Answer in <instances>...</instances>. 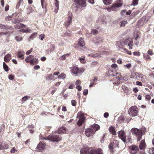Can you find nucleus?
I'll list each match as a JSON object with an SVG mask.
<instances>
[{
	"label": "nucleus",
	"mask_w": 154,
	"mask_h": 154,
	"mask_svg": "<svg viewBox=\"0 0 154 154\" xmlns=\"http://www.w3.org/2000/svg\"><path fill=\"white\" fill-rule=\"evenodd\" d=\"M100 128V126L97 124L94 125L91 128L86 129L85 131V134L86 136L89 137L92 136L95 132Z\"/></svg>",
	"instance_id": "nucleus-1"
},
{
	"label": "nucleus",
	"mask_w": 154,
	"mask_h": 154,
	"mask_svg": "<svg viewBox=\"0 0 154 154\" xmlns=\"http://www.w3.org/2000/svg\"><path fill=\"white\" fill-rule=\"evenodd\" d=\"M70 70L71 74L75 76H80L85 71L84 68H79L76 66L70 68Z\"/></svg>",
	"instance_id": "nucleus-2"
},
{
	"label": "nucleus",
	"mask_w": 154,
	"mask_h": 154,
	"mask_svg": "<svg viewBox=\"0 0 154 154\" xmlns=\"http://www.w3.org/2000/svg\"><path fill=\"white\" fill-rule=\"evenodd\" d=\"M132 134H134L135 135L138 137L137 139V141H139L142 138V136L145 133V130H139L136 128H133L131 130Z\"/></svg>",
	"instance_id": "nucleus-3"
},
{
	"label": "nucleus",
	"mask_w": 154,
	"mask_h": 154,
	"mask_svg": "<svg viewBox=\"0 0 154 154\" xmlns=\"http://www.w3.org/2000/svg\"><path fill=\"white\" fill-rule=\"evenodd\" d=\"M40 139L50 140L54 142H58L61 140V138L60 137L58 133L57 134L55 133L50 135L47 137H42Z\"/></svg>",
	"instance_id": "nucleus-4"
},
{
	"label": "nucleus",
	"mask_w": 154,
	"mask_h": 154,
	"mask_svg": "<svg viewBox=\"0 0 154 154\" xmlns=\"http://www.w3.org/2000/svg\"><path fill=\"white\" fill-rule=\"evenodd\" d=\"M25 61L27 63L32 65L37 64L38 63V59L32 55H29L25 59Z\"/></svg>",
	"instance_id": "nucleus-5"
},
{
	"label": "nucleus",
	"mask_w": 154,
	"mask_h": 154,
	"mask_svg": "<svg viewBox=\"0 0 154 154\" xmlns=\"http://www.w3.org/2000/svg\"><path fill=\"white\" fill-rule=\"evenodd\" d=\"M128 112L130 115L133 117L137 116L138 113V110L136 106H131L128 110Z\"/></svg>",
	"instance_id": "nucleus-6"
},
{
	"label": "nucleus",
	"mask_w": 154,
	"mask_h": 154,
	"mask_svg": "<svg viewBox=\"0 0 154 154\" xmlns=\"http://www.w3.org/2000/svg\"><path fill=\"white\" fill-rule=\"evenodd\" d=\"M77 117L79 119V120L77 122L78 125L79 126H81L85 120L83 113L82 112H80L77 114Z\"/></svg>",
	"instance_id": "nucleus-7"
},
{
	"label": "nucleus",
	"mask_w": 154,
	"mask_h": 154,
	"mask_svg": "<svg viewBox=\"0 0 154 154\" xmlns=\"http://www.w3.org/2000/svg\"><path fill=\"white\" fill-rule=\"evenodd\" d=\"M122 5V4L120 3H117L113 4L111 6L110 8H107V10L109 12H110L112 11H115L117 10V8L119 7Z\"/></svg>",
	"instance_id": "nucleus-8"
},
{
	"label": "nucleus",
	"mask_w": 154,
	"mask_h": 154,
	"mask_svg": "<svg viewBox=\"0 0 154 154\" xmlns=\"http://www.w3.org/2000/svg\"><path fill=\"white\" fill-rule=\"evenodd\" d=\"M123 43L125 45H128L129 48L130 49H132L133 41L131 38H126Z\"/></svg>",
	"instance_id": "nucleus-9"
},
{
	"label": "nucleus",
	"mask_w": 154,
	"mask_h": 154,
	"mask_svg": "<svg viewBox=\"0 0 154 154\" xmlns=\"http://www.w3.org/2000/svg\"><path fill=\"white\" fill-rule=\"evenodd\" d=\"M118 134L119 137L123 141L125 145V143L126 142V136L124 131H120L118 132Z\"/></svg>",
	"instance_id": "nucleus-10"
},
{
	"label": "nucleus",
	"mask_w": 154,
	"mask_h": 154,
	"mask_svg": "<svg viewBox=\"0 0 154 154\" xmlns=\"http://www.w3.org/2000/svg\"><path fill=\"white\" fill-rule=\"evenodd\" d=\"M45 146V143L44 141L42 140L40 141L36 148L39 151H40L44 149Z\"/></svg>",
	"instance_id": "nucleus-11"
},
{
	"label": "nucleus",
	"mask_w": 154,
	"mask_h": 154,
	"mask_svg": "<svg viewBox=\"0 0 154 154\" xmlns=\"http://www.w3.org/2000/svg\"><path fill=\"white\" fill-rule=\"evenodd\" d=\"M75 3L76 4L79 5L82 7L86 6V0H73Z\"/></svg>",
	"instance_id": "nucleus-12"
},
{
	"label": "nucleus",
	"mask_w": 154,
	"mask_h": 154,
	"mask_svg": "<svg viewBox=\"0 0 154 154\" xmlns=\"http://www.w3.org/2000/svg\"><path fill=\"white\" fill-rule=\"evenodd\" d=\"M88 154H103V153L101 148H98L96 150H92L90 151Z\"/></svg>",
	"instance_id": "nucleus-13"
},
{
	"label": "nucleus",
	"mask_w": 154,
	"mask_h": 154,
	"mask_svg": "<svg viewBox=\"0 0 154 154\" xmlns=\"http://www.w3.org/2000/svg\"><path fill=\"white\" fill-rule=\"evenodd\" d=\"M118 145L119 142L116 140H114L113 144L112 143H110L109 145V148L110 149V150L112 152L113 148L114 147H116V146H118Z\"/></svg>",
	"instance_id": "nucleus-14"
},
{
	"label": "nucleus",
	"mask_w": 154,
	"mask_h": 154,
	"mask_svg": "<svg viewBox=\"0 0 154 154\" xmlns=\"http://www.w3.org/2000/svg\"><path fill=\"white\" fill-rule=\"evenodd\" d=\"M130 149L131 154H135L138 151V148L137 146L132 145L130 146Z\"/></svg>",
	"instance_id": "nucleus-15"
},
{
	"label": "nucleus",
	"mask_w": 154,
	"mask_h": 154,
	"mask_svg": "<svg viewBox=\"0 0 154 154\" xmlns=\"http://www.w3.org/2000/svg\"><path fill=\"white\" fill-rule=\"evenodd\" d=\"M93 42L96 45L100 44L102 41V39L101 37H96L93 38Z\"/></svg>",
	"instance_id": "nucleus-16"
},
{
	"label": "nucleus",
	"mask_w": 154,
	"mask_h": 154,
	"mask_svg": "<svg viewBox=\"0 0 154 154\" xmlns=\"http://www.w3.org/2000/svg\"><path fill=\"white\" fill-rule=\"evenodd\" d=\"M24 55L25 52L23 51L19 50L17 53V56L18 58L23 60L24 59Z\"/></svg>",
	"instance_id": "nucleus-17"
},
{
	"label": "nucleus",
	"mask_w": 154,
	"mask_h": 154,
	"mask_svg": "<svg viewBox=\"0 0 154 154\" xmlns=\"http://www.w3.org/2000/svg\"><path fill=\"white\" fill-rule=\"evenodd\" d=\"M11 55L10 54H8L4 57V60L6 62H9L11 59Z\"/></svg>",
	"instance_id": "nucleus-18"
},
{
	"label": "nucleus",
	"mask_w": 154,
	"mask_h": 154,
	"mask_svg": "<svg viewBox=\"0 0 154 154\" xmlns=\"http://www.w3.org/2000/svg\"><path fill=\"white\" fill-rule=\"evenodd\" d=\"M146 143L144 140H142L139 145V148L141 149H143L145 148Z\"/></svg>",
	"instance_id": "nucleus-19"
},
{
	"label": "nucleus",
	"mask_w": 154,
	"mask_h": 154,
	"mask_svg": "<svg viewBox=\"0 0 154 154\" xmlns=\"http://www.w3.org/2000/svg\"><path fill=\"white\" fill-rule=\"evenodd\" d=\"M55 5L56 7L55 8L54 11L56 13H57L59 9V2L58 0H54Z\"/></svg>",
	"instance_id": "nucleus-20"
},
{
	"label": "nucleus",
	"mask_w": 154,
	"mask_h": 154,
	"mask_svg": "<svg viewBox=\"0 0 154 154\" xmlns=\"http://www.w3.org/2000/svg\"><path fill=\"white\" fill-rule=\"evenodd\" d=\"M26 26L25 25L22 23H18L14 26V27L16 29H18L21 28L25 27Z\"/></svg>",
	"instance_id": "nucleus-21"
},
{
	"label": "nucleus",
	"mask_w": 154,
	"mask_h": 154,
	"mask_svg": "<svg viewBox=\"0 0 154 154\" xmlns=\"http://www.w3.org/2000/svg\"><path fill=\"white\" fill-rule=\"evenodd\" d=\"M24 21L23 18H17L15 19L14 21H13L14 23L16 24L20 22Z\"/></svg>",
	"instance_id": "nucleus-22"
},
{
	"label": "nucleus",
	"mask_w": 154,
	"mask_h": 154,
	"mask_svg": "<svg viewBox=\"0 0 154 154\" xmlns=\"http://www.w3.org/2000/svg\"><path fill=\"white\" fill-rule=\"evenodd\" d=\"M66 128L65 127L62 126L58 130L57 133L58 134H60L62 133H64L66 132Z\"/></svg>",
	"instance_id": "nucleus-23"
},
{
	"label": "nucleus",
	"mask_w": 154,
	"mask_h": 154,
	"mask_svg": "<svg viewBox=\"0 0 154 154\" xmlns=\"http://www.w3.org/2000/svg\"><path fill=\"white\" fill-rule=\"evenodd\" d=\"M109 131L110 133L113 135H115L116 134V131L115 129V127L112 126H111L109 128Z\"/></svg>",
	"instance_id": "nucleus-24"
},
{
	"label": "nucleus",
	"mask_w": 154,
	"mask_h": 154,
	"mask_svg": "<svg viewBox=\"0 0 154 154\" xmlns=\"http://www.w3.org/2000/svg\"><path fill=\"white\" fill-rule=\"evenodd\" d=\"M78 44L81 47H83L85 45L84 40L82 38L79 39Z\"/></svg>",
	"instance_id": "nucleus-25"
},
{
	"label": "nucleus",
	"mask_w": 154,
	"mask_h": 154,
	"mask_svg": "<svg viewBox=\"0 0 154 154\" xmlns=\"http://www.w3.org/2000/svg\"><path fill=\"white\" fill-rule=\"evenodd\" d=\"M46 80L49 81L54 79V77L52 74H48L45 77Z\"/></svg>",
	"instance_id": "nucleus-26"
},
{
	"label": "nucleus",
	"mask_w": 154,
	"mask_h": 154,
	"mask_svg": "<svg viewBox=\"0 0 154 154\" xmlns=\"http://www.w3.org/2000/svg\"><path fill=\"white\" fill-rule=\"evenodd\" d=\"M123 42H122L120 41H117L116 43V45L117 47H118L119 48H121V49H123Z\"/></svg>",
	"instance_id": "nucleus-27"
},
{
	"label": "nucleus",
	"mask_w": 154,
	"mask_h": 154,
	"mask_svg": "<svg viewBox=\"0 0 154 154\" xmlns=\"http://www.w3.org/2000/svg\"><path fill=\"white\" fill-rule=\"evenodd\" d=\"M45 0H41V5L42 7V8H45V12H46L47 11V9L46 8L47 6V4L45 3V5L44 6V3L45 2Z\"/></svg>",
	"instance_id": "nucleus-28"
},
{
	"label": "nucleus",
	"mask_w": 154,
	"mask_h": 154,
	"mask_svg": "<svg viewBox=\"0 0 154 154\" xmlns=\"http://www.w3.org/2000/svg\"><path fill=\"white\" fill-rule=\"evenodd\" d=\"M88 149L87 148H83L80 150L81 154H86Z\"/></svg>",
	"instance_id": "nucleus-29"
},
{
	"label": "nucleus",
	"mask_w": 154,
	"mask_h": 154,
	"mask_svg": "<svg viewBox=\"0 0 154 154\" xmlns=\"http://www.w3.org/2000/svg\"><path fill=\"white\" fill-rule=\"evenodd\" d=\"M68 26L72 22V14L70 13H68Z\"/></svg>",
	"instance_id": "nucleus-30"
},
{
	"label": "nucleus",
	"mask_w": 154,
	"mask_h": 154,
	"mask_svg": "<svg viewBox=\"0 0 154 154\" xmlns=\"http://www.w3.org/2000/svg\"><path fill=\"white\" fill-rule=\"evenodd\" d=\"M112 0H103V1L104 4L106 5H109L111 4Z\"/></svg>",
	"instance_id": "nucleus-31"
},
{
	"label": "nucleus",
	"mask_w": 154,
	"mask_h": 154,
	"mask_svg": "<svg viewBox=\"0 0 154 154\" xmlns=\"http://www.w3.org/2000/svg\"><path fill=\"white\" fill-rule=\"evenodd\" d=\"M122 89L125 93H127L129 92V89L125 85H123L122 87Z\"/></svg>",
	"instance_id": "nucleus-32"
},
{
	"label": "nucleus",
	"mask_w": 154,
	"mask_h": 154,
	"mask_svg": "<svg viewBox=\"0 0 154 154\" xmlns=\"http://www.w3.org/2000/svg\"><path fill=\"white\" fill-rule=\"evenodd\" d=\"M3 67L4 70L6 72H8L9 70L8 66L7 65V64L4 62L3 63Z\"/></svg>",
	"instance_id": "nucleus-33"
},
{
	"label": "nucleus",
	"mask_w": 154,
	"mask_h": 154,
	"mask_svg": "<svg viewBox=\"0 0 154 154\" xmlns=\"http://www.w3.org/2000/svg\"><path fill=\"white\" fill-rule=\"evenodd\" d=\"M127 23V20H124L121 22L120 26H121L124 27L126 24Z\"/></svg>",
	"instance_id": "nucleus-34"
},
{
	"label": "nucleus",
	"mask_w": 154,
	"mask_h": 154,
	"mask_svg": "<svg viewBox=\"0 0 154 154\" xmlns=\"http://www.w3.org/2000/svg\"><path fill=\"white\" fill-rule=\"evenodd\" d=\"M33 11V10L32 7H29L27 9V13L28 14H30V13H32Z\"/></svg>",
	"instance_id": "nucleus-35"
},
{
	"label": "nucleus",
	"mask_w": 154,
	"mask_h": 154,
	"mask_svg": "<svg viewBox=\"0 0 154 154\" xmlns=\"http://www.w3.org/2000/svg\"><path fill=\"white\" fill-rule=\"evenodd\" d=\"M148 151L149 154H154V148H150Z\"/></svg>",
	"instance_id": "nucleus-36"
},
{
	"label": "nucleus",
	"mask_w": 154,
	"mask_h": 154,
	"mask_svg": "<svg viewBox=\"0 0 154 154\" xmlns=\"http://www.w3.org/2000/svg\"><path fill=\"white\" fill-rule=\"evenodd\" d=\"M30 97V96H24L22 98L21 101L23 102L27 100Z\"/></svg>",
	"instance_id": "nucleus-37"
},
{
	"label": "nucleus",
	"mask_w": 154,
	"mask_h": 154,
	"mask_svg": "<svg viewBox=\"0 0 154 154\" xmlns=\"http://www.w3.org/2000/svg\"><path fill=\"white\" fill-rule=\"evenodd\" d=\"M37 33L36 32H34L32 33L30 36V38L33 39L37 35Z\"/></svg>",
	"instance_id": "nucleus-38"
},
{
	"label": "nucleus",
	"mask_w": 154,
	"mask_h": 154,
	"mask_svg": "<svg viewBox=\"0 0 154 154\" xmlns=\"http://www.w3.org/2000/svg\"><path fill=\"white\" fill-rule=\"evenodd\" d=\"M30 30V29H29L28 28H27L25 29H20V32H29Z\"/></svg>",
	"instance_id": "nucleus-39"
},
{
	"label": "nucleus",
	"mask_w": 154,
	"mask_h": 154,
	"mask_svg": "<svg viewBox=\"0 0 154 154\" xmlns=\"http://www.w3.org/2000/svg\"><path fill=\"white\" fill-rule=\"evenodd\" d=\"M135 75L136 76V78L137 79H140V78H142V77L141 76L142 74L140 73H138L137 72H135Z\"/></svg>",
	"instance_id": "nucleus-40"
},
{
	"label": "nucleus",
	"mask_w": 154,
	"mask_h": 154,
	"mask_svg": "<svg viewBox=\"0 0 154 154\" xmlns=\"http://www.w3.org/2000/svg\"><path fill=\"white\" fill-rule=\"evenodd\" d=\"M11 27L10 26H9L7 25H3V28L2 29H10Z\"/></svg>",
	"instance_id": "nucleus-41"
},
{
	"label": "nucleus",
	"mask_w": 154,
	"mask_h": 154,
	"mask_svg": "<svg viewBox=\"0 0 154 154\" xmlns=\"http://www.w3.org/2000/svg\"><path fill=\"white\" fill-rule=\"evenodd\" d=\"M66 77V75L64 73H62L58 76V78L60 79H63Z\"/></svg>",
	"instance_id": "nucleus-42"
},
{
	"label": "nucleus",
	"mask_w": 154,
	"mask_h": 154,
	"mask_svg": "<svg viewBox=\"0 0 154 154\" xmlns=\"http://www.w3.org/2000/svg\"><path fill=\"white\" fill-rule=\"evenodd\" d=\"M91 33L94 35H96L98 33V32L96 29H93L91 31Z\"/></svg>",
	"instance_id": "nucleus-43"
},
{
	"label": "nucleus",
	"mask_w": 154,
	"mask_h": 154,
	"mask_svg": "<svg viewBox=\"0 0 154 154\" xmlns=\"http://www.w3.org/2000/svg\"><path fill=\"white\" fill-rule=\"evenodd\" d=\"M15 39L17 41H20L22 40V38L21 36H17L16 37Z\"/></svg>",
	"instance_id": "nucleus-44"
},
{
	"label": "nucleus",
	"mask_w": 154,
	"mask_h": 154,
	"mask_svg": "<svg viewBox=\"0 0 154 154\" xmlns=\"http://www.w3.org/2000/svg\"><path fill=\"white\" fill-rule=\"evenodd\" d=\"M45 37V35L44 34H41L39 36V38L41 40H43Z\"/></svg>",
	"instance_id": "nucleus-45"
},
{
	"label": "nucleus",
	"mask_w": 154,
	"mask_h": 154,
	"mask_svg": "<svg viewBox=\"0 0 154 154\" xmlns=\"http://www.w3.org/2000/svg\"><path fill=\"white\" fill-rule=\"evenodd\" d=\"M85 58V57L84 56H82L81 57H79V60L82 63H83Z\"/></svg>",
	"instance_id": "nucleus-46"
},
{
	"label": "nucleus",
	"mask_w": 154,
	"mask_h": 154,
	"mask_svg": "<svg viewBox=\"0 0 154 154\" xmlns=\"http://www.w3.org/2000/svg\"><path fill=\"white\" fill-rule=\"evenodd\" d=\"M148 54L150 55H153L154 53H153L151 49H149L147 52Z\"/></svg>",
	"instance_id": "nucleus-47"
},
{
	"label": "nucleus",
	"mask_w": 154,
	"mask_h": 154,
	"mask_svg": "<svg viewBox=\"0 0 154 154\" xmlns=\"http://www.w3.org/2000/svg\"><path fill=\"white\" fill-rule=\"evenodd\" d=\"M138 0H133V4L134 5H136L138 4Z\"/></svg>",
	"instance_id": "nucleus-48"
},
{
	"label": "nucleus",
	"mask_w": 154,
	"mask_h": 154,
	"mask_svg": "<svg viewBox=\"0 0 154 154\" xmlns=\"http://www.w3.org/2000/svg\"><path fill=\"white\" fill-rule=\"evenodd\" d=\"M32 51V48H31L30 50L28 51L26 53V54L27 55L29 54Z\"/></svg>",
	"instance_id": "nucleus-49"
},
{
	"label": "nucleus",
	"mask_w": 154,
	"mask_h": 154,
	"mask_svg": "<svg viewBox=\"0 0 154 154\" xmlns=\"http://www.w3.org/2000/svg\"><path fill=\"white\" fill-rule=\"evenodd\" d=\"M133 54L134 55H137L139 56L140 55V53L139 52H134L133 53Z\"/></svg>",
	"instance_id": "nucleus-50"
},
{
	"label": "nucleus",
	"mask_w": 154,
	"mask_h": 154,
	"mask_svg": "<svg viewBox=\"0 0 154 154\" xmlns=\"http://www.w3.org/2000/svg\"><path fill=\"white\" fill-rule=\"evenodd\" d=\"M16 150L14 147H13V148L11 150L10 152L11 153H14L16 151Z\"/></svg>",
	"instance_id": "nucleus-51"
},
{
	"label": "nucleus",
	"mask_w": 154,
	"mask_h": 154,
	"mask_svg": "<svg viewBox=\"0 0 154 154\" xmlns=\"http://www.w3.org/2000/svg\"><path fill=\"white\" fill-rule=\"evenodd\" d=\"M71 104L73 106H76V101L74 100H71Z\"/></svg>",
	"instance_id": "nucleus-52"
},
{
	"label": "nucleus",
	"mask_w": 154,
	"mask_h": 154,
	"mask_svg": "<svg viewBox=\"0 0 154 154\" xmlns=\"http://www.w3.org/2000/svg\"><path fill=\"white\" fill-rule=\"evenodd\" d=\"M145 97L146 99L148 101L150 100L151 98L150 95L149 94L146 95Z\"/></svg>",
	"instance_id": "nucleus-53"
},
{
	"label": "nucleus",
	"mask_w": 154,
	"mask_h": 154,
	"mask_svg": "<svg viewBox=\"0 0 154 154\" xmlns=\"http://www.w3.org/2000/svg\"><path fill=\"white\" fill-rule=\"evenodd\" d=\"M8 78L10 80H12L14 78V76L13 75H10L8 76Z\"/></svg>",
	"instance_id": "nucleus-54"
},
{
	"label": "nucleus",
	"mask_w": 154,
	"mask_h": 154,
	"mask_svg": "<svg viewBox=\"0 0 154 154\" xmlns=\"http://www.w3.org/2000/svg\"><path fill=\"white\" fill-rule=\"evenodd\" d=\"M131 64L130 63H128V64H126L125 65V66L127 68L129 69L131 67Z\"/></svg>",
	"instance_id": "nucleus-55"
},
{
	"label": "nucleus",
	"mask_w": 154,
	"mask_h": 154,
	"mask_svg": "<svg viewBox=\"0 0 154 154\" xmlns=\"http://www.w3.org/2000/svg\"><path fill=\"white\" fill-rule=\"evenodd\" d=\"M51 127L48 126H45V130L47 131H49L50 129L51 128Z\"/></svg>",
	"instance_id": "nucleus-56"
},
{
	"label": "nucleus",
	"mask_w": 154,
	"mask_h": 154,
	"mask_svg": "<svg viewBox=\"0 0 154 154\" xmlns=\"http://www.w3.org/2000/svg\"><path fill=\"white\" fill-rule=\"evenodd\" d=\"M11 17L10 16H7L5 18V20L6 21H8L10 20H11Z\"/></svg>",
	"instance_id": "nucleus-57"
},
{
	"label": "nucleus",
	"mask_w": 154,
	"mask_h": 154,
	"mask_svg": "<svg viewBox=\"0 0 154 154\" xmlns=\"http://www.w3.org/2000/svg\"><path fill=\"white\" fill-rule=\"evenodd\" d=\"M76 88L79 91H80L82 90V87L80 85L76 86Z\"/></svg>",
	"instance_id": "nucleus-58"
},
{
	"label": "nucleus",
	"mask_w": 154,
	"mask_h": 154,
	"mask_svg": "<svg viewBox=\"0 0 154 154\" xmlns=\"http://www.w3.org/2000/svg\"><path fill=\"white\" fill-rule=\"evenodd\" d=\"M67 55V54H66L65 55H63L62 56H61L60 57V59L61 60H64L65 59H66L65 57H66V55Z\"/></svg>",
	"instance_id": "nucleus-59"
},
{
	"label": "nucleus",
	"mask_w": 154,
	"mask_h": 154,
	"mask_svg": "<svg viewBox=\"0 0 154 154\" xmlns=\"http://www.w3.org/2000/svg\"><path fill=\"white\" fill-rule=\"evenodd\" d=\"M40 68V67L39 65H35L34 67V69L35 70H37Z\"/></svg>",
	"instance_id": "nucleus-60"
},
{
	"label": "nucleus",
	"mask_w": 154,
	"mask_h": 154,
	"mask_svg": "<svg viewBox=\"0 0 154 154\" xmlns=\"http://www.w3.org/2000/svg\"><path fill=\"white\" fill-rule=\"evenodd\" d=\"M123 50L126 51V52H127V54H128L129 55H131V52L130 51H128L126 48H123Z\"/></svg>",
	"instance_id": "nucleus-61"
},
{
	"label": "nucleus",
	"mask_w": 154,
	"mask_h": 154,
	"mask_svg": "<svg viewBox=\"0 0 154 154\" xmlns=\"http://www.w3.org/2000/svg\"><path fill=\"white\" fill-rule=\"evenodd\" d=\"M9 6L8 5H7L5 8V11H8L9 9Z\"/></svg>",
	"instance_id": "nucleus-62"
},
{
	"label": "nucleus",
	"mask_w": 154,
	"mask_h": 154,
	"mask_svg": "<svg viewBox=\"0 0 154 154\" xmlns=\"http://www.w3.org/2000/svg\"><path fill=\"white\" fill-rule=\"evenodd\" d=\"M131 140V138L129 137V136H128L127 137V139H126V142L127 141V143L130 142Z\"/></svg>",
	"instance_id": "nucleus-63"
},
{
	"label": "nucleus",
	"mask_w": 154,
	"mask_h": 154,
	"mask_svg": "<svg viewBox=\"0 0 154 154\" xmlns=\"http://www.w3.org/2000/svg\"><path fill=\"white\" fill-rule=\"evenodd\" d=\"M88 90H85L83 93V94L84 95H87L88 94Z\"/></svg>",
	"instance_id": "nucleus-64"
}]
</instances>
